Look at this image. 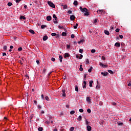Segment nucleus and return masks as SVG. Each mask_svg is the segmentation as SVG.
I'll return each mask as SVG.
<instances>
[{
    "mask_svg": "<svg viewBox=\"0 0 131 131\" xmlns=\"http://www.w3.org/2000/svg\"><path fill=\"white\" fill-rule=\"evenodd\" d=\"M97 13L100 14V15H105V14H106V12L104 11L103 10H98Z\"/></svg>",
    "mask_w": 131,
    "mask_h": 131,
    "instance_id": "1",
    "label": "nucleus"
},
{
    "mask_svg": "<svg viewBox=\"0 0 131 131\" xmlns=\"http://www.w3.org/2000/svg\"><path fill=\"white\" fill-rule=\"evenodd\" d=\"M80 10L81 11V12H82V13H84V12H88V9H86V8H82V7H79Z\"/></svg>",
    "mask_w": 131,
    "mask_h": 131,
    "instance_id": "2",
    "label": "nucleus"
},
{
    "mask_svg": "<svg viewBox=\"0 0 131 131\" xmlns=\"http://www.w3.org/2000/svg\"><path fill=\"white\" fill-rule=\"evenodd\" d=\"M48 5H49V6H50V7H51V8H55V5L52 2L48 1Z\"/></svg>",
    "mask_w": 131,
    "mask_h": 131,
    "instance_id": "3",
    "label": "nucleus"
},
{
    "mask_svg": "<svg viewBox=\"0 0 131 131\" xmlns=\"http://www.w3.org/2000/svg\"><path fill=\"white\" fill-rule=\"evenodd\" d=\"M86 101L88 102L89 104H91L92 103V101H91V98L89 97H86Z\"/></svg>",
    "mask_w": 131,
    "mask_h": 131,
    "instance_id": "4",
    "label": "nucleus"
},
{
    "mask_svg": "<svg viewBox=\"0 0 131 131\" xmlns=\"http://www.w3.org/2000/svg\"><path fill=\"white\" fill-rule=\"evenodd\" d=\"M66 91H65V90H64V89H62V97H66V93H66Z\"/></svg>",
    "mask_w": 131,
    "mask_h": 131,
    "instance_id": "5",
    "label": "nucleus"
},
{
    "mask_svg": "<svg viewBox=\"0 0 131 131\" xmlns=\"http://www.w3.org/2000/svg\"><path fill=\"white\" fill-rule=\"evenodd\" d=\"M46 19H47V21H51L52 20V16H51L50 15L46 17Z\"/></svg>",
    "mask_w": 131,
    "mask_h": 131,
    "instance_id": "6",
    "label": "nucleus"
},
{
    "mask_svg": "<svg viewBox=\"0 0 131 131\" xmlns=\"http://www.w3.org/2000/svg\"><path fill=\"white\" fill-rule=\"evenodd\" d=\"M86 128H87V130L88 131H91L92 130V127H91V126L90 125H88L86 126Z\"/></svg>",
    "mask_w": 131,
    "mask_h": 131,
    "instance_id": "7",
    "label": "nucleus"
},
{
    "mask_svg": "<svg viewBox=\"0 0 131 131\" xmlns=\"http://www.w3.org/2000/svg\"><path fill=\"white\" fill-rule=\"evenodd\" d=\"M102 75H103V76H107L108 75V72H101Z\"/></svg>",
    "mask_w": 131,
    "mask_h": 131,
    "instance_id": "8",
    "label": "nucleus"
},
{
    "mask_svg": "<svg viewBox=\"0 0 131 131\" xmlns=\"http://www.w3.org/2000/svg\"><path fill=\"white\" fill-rule=\"evenodd\" d=\"M75 19V16L74 15H71L70 16V20L71 21H73Z\"/></svg>",
    "mask_w": 131,
    "mask_h": 131,
    "instance_id": "9",
    "label": "nucleus"
},
{
    "mask_svg": "<svg viewBox=\"0 0 131 131\" xmlns=\"http://www.w3.org/2000/svg\"><path fill=\"white\" fill-rule=\"evenodd\" d=\"M99 65L100 66H102L103 68H106V67H107V66L102 63V62H100Z\"/></svg>",
    "mask_w": 131,
    "mask_h": 131,
    "instance_id": "10",
    "label": "nucleus"
},
{
    "mask_svg": "<svg viewBox=\"0 0 131 131\" xmlns=\"http://www.w3.org/2000/svg\"><path fill=\"white\" fill-rule=\"evenodd\" d=\"M83 83V89H85V88H86V81H84Z\"/></svg>",
    "mask_w": 131,
    "mask_h": 131,
    "instance_id": "11",
    "label": "nucleus"
},
{
    "mask_svg": "<svg viewBox=\"0 0 131 131\" xmlns=\"http://www.w3.org/2000/svg\"><path fill=\"white\" fill-rule=\"evenodd\" d=\"M82 119V117L81 116H79L77 120H78V121H81Z\"/></svg>",
    "mask_w": 131,
    "mask_h": 131,
    "instance_id": "12",
    "label": "nucleus"
},
{
    "mask_svg": "<svg viewBox=\"0 0 131 131\" xmlns=\"http://www.w3.org/2000/svg\"><path fill=\"white\" fill-rule=\"evenodd\" d=\"M94 81H93V80H91L89 82V86L90 88H92V86H93V83Z\"/></svg>",
    "mask_w": 131,
    "mask_h": 131,
    "instance_id": "13",
    "label": "nucleus"
},
{
    "mask_svg": "<svg viewBox=\"0 0 131 131\" xmlns=\"http://www.w3.org/2000/svg\"><path fill=\"white\" fill-rule=\"evenodd\" d=\"M85 64L86 65H90V60H89V59H85Z\"/></svg>",
    "mask_w": 131,
    "mask_h": 131,
    "instance_id": "14",
    "label": "nucleus"
},
{
    "mask_svg": "<svg viewBox=\"0 0 131 131\" xmlns=\"http://www.w3.org/2000/svg\"><path fill=\"white\" fill-rule=\"evenodd\" d=\"M47 39H48V36L45 35L43 37V40H44V41H46V40H47Z\"/></svg>",
    "mask_w": 131,
    "mask_h": 131,
    "instance_id": "15",
    "label": "nucleus"
},
{
    "mask_svg": "<svg viewBox=\"0 0 131 131\" xmlns=\"http://www.w3.org/2000/svg\"><path fill=\"white\" fill-rule=\"evenodd\" d=\"M115 47H117V48H119V47H120V43H118V42H116L115 44Z\"/></svg>",
    "mask_w": 131,
    "mask_h": 131,
    "instance_id": "16",
    "label": "nucleus"
},
{
    "mask_svg": "<svg viewBox=\"0 0 131 131\" xmlns=\"http://www.w3.org/2000/svg\"><path fill=\"white\" fill-rule=\"evenodd\" d=\"M59 61H60V63H62V59H63V56L60 55V56H59Z\"/></svg>",
    "mask_w": 131,
    "mask_h": 131,
    "instance_id": "17",
    "label": "nucleus"
},
{
    "mask_svg": "<svg viewBox=\"0 0 131 131\" xmlns=\"http://www.w3.org/2000/svg\"><path fill=\"white\" fill-rule=\"evenodd\" d=\"M53 18L55 19V21H57V20H58V18L57 17V16H56V14L53 15Z\"/></svg>",
    "mask_w": 131,
    "mask_h": 131,
    "instance_id": "18",
    "label": "nucleus"
},
{
    "mask_svg": "<svg viewBox=\"0 0 131 131\" xmlns=\"http://www.w3.org/2000/svg\"><path fill=\"white\" fill-rule=\"evenodd\" d=\"M104 33L105 34H106V35H109L110 34V33L109 32V31L107 30L104 31Z\"/></svg>",
    "mask_w": 131,
    "mask_h": 131,
    "instance_id": "19",
    "label": "nucleus"
},
{
    "mask_svg": "<svg viewBox=\"0 0 131 131\" xmlns=\"http://www.w3.org/2000/svg\"><path fill=\"white\" fill-rule=\"evenodd\" d=\"M92 70H93V67H91L88 70V72L91 73Z\"/></svg>",
    "mask_w": 131,
    "mask_h": 131,
    "instance_id": "20",
    "label": "nucleus"
},
{
    "mask_svg": "<svg viewBox=\"0 0 131 131\" xmlns=\"http://www.w3.org/2000/svg\"><path fill=\"white\" fill-rule=\"evenodd\" d=\"M29 32L30 33H32V34H34V33H35V32H34V31H33V30H29Z\"/></svg>",
    "mask_w": 131,
    "mask_h": 131,
    "instance_id": "21",
    "label": "nucleus"
},
{
    "mask_svg": "<svg viewBox=\"0 0 131 131\" xmlns=\"http://www.w3.org/2000/svg\"><path fill=\"white\" fill-rule=\"evenodd\" d=\"M20 19L21 20H22V19L25 20V19H26V17L25 16H21L20 17Z\"/></svg>",
    "mask_w": 131,
    "mask_h": 131,
    "instance_id": "22",
    "label": "nucleus"
},
{
    "mask_svg": "<svg viewBox=\"0 0 131 131\" xmlns=\"http://www.w3.org/2000/svg\"><path fill=\"white\" fill-rule=\"evenodd\" d=\"M68 57H69V54L68 53H65L64 57V58H68Z\"/></svg>",
    "mask_w": 131,
    "mask_h": 131,
    "instance_id": "23",
    "label": "nucleus"
},
{
    "mask_svg": "<svg viewBox=\"0 0 131 131\" xmlns=\"http://www.w3.org/2000/svg\"><path fill=\"white\" fill-rule=\"evenodd\" d=\"M90 15V13L89 12H85V13H84V16H89Z\"/></svg>",
    "mask_w": 131,
    "mask_h": 131,
    "instance_id": "24",
    "label": "nucleus"
},
{
    "mask_svg": "<svg viewBox=\"0 0 131 131\" xmlns=\"http://www.w3.org/2000/svg\"><path fill=\"white\" fill-rule=\"evenodd\" d=\"M61 34L62 36H66V35H67V33H66L65 32H63Z\"/></svg>",
    "mask_w": 131,
    "mask_h": 131,
    "instance_id": "25",
    "label": "nucleus"
},
{
    "mask_svg": "<svg viewBox=\"0 0 131 131\" xmlns=\"http://www.w3.org/2000/svg\"><path fill=\"white\" fill-rule=\"evenodd\" d=\"M58 27L59 29H64V27L61 26H60V25H59V26H58Z\"/></svg>",
    "mask_w": 131,
    "mask_h": 131,
    "instance_id": "26",
    "label": "nucleus"
},
{
    "mask_svg": "<svg viewBox=\"0 0 131 131\" xmlns=\"http://www.w3.org/2000/svg\"><path fill=\"white\" fill-rule=\"evenodd\" d=\"M74 6H77L78 5V3L77 2V1H75L74 2Z\"/></svg>",
    "mask_w": 131,
    "mask_h": 131,
    "instance_id": "27",
    "label": "nucleus"
},
{
    "mask_svg": "<svg viewBox=\"0 0 131 131\" xmlns=\"http://www.w3.org/2000/svg\"><path fill=\"white\" fill-rule=\"evenodd\" d=\"M78 26V24H76L75 26H74V29H77Z\"/></svg>",
    "mask_w": 131,
    "mask_h": 131,
    "instance_id": "28",
    "label": "nucleus"
},
{
    "mask_svg": "<svg viewBox=\"0 0 131 131\" xmlns=\"http://www.w3.org/2000/svg\"><path fill=\"white\" fill-rule=\"evenodd\" d=\"M63 10H66L67 9L68 6L67 5H62Z\"/></svg>",
    "mask_w": 131,
    "mask_h": 131,
    "instance_id": "29",
    "label": "nucleus"
},
{
    "mask_svg": "<svg viewBox=\"0 0 131 131\" xmlns=\"http://www.w3.org/2000/svg\"><path fill=\"white\" fill-rule=\"evenodd\" d=\"M108 72L110 73L111 74H113V71L111 70H108Z\"/></svg>",
    "mask_w": 131,
    "mask_h": 131,
    "instance_id": "30",
    "label": "nucleus"
},
{
    "mask_svg": "<svg viewBox=\"0 0 131 131\" xmlns=\"http://www.w3.org/2000/svg\"><path fill=\"white\" fill-rule=\"evenodd\" d=\"M80 69L79 70L80 71H82L83 70V69L82 68V65H80Z\"/></svg>",
    "mask_w": 131,
    "mask_h": 131,
    "instance_id": "31",
    "label": "nucleus"
},
{
    "mask_svg": "<svg viewBox=\"0 0 131 131\" xmlns=\"http://www.w3.org/2000/svg\"><path fill=\"white\" fill-rule=\"evenodd\" d=\"M91 53H92V54H95V53H96V50L95 49H92L91 50Z\"/></svg>",
    "mask_w": 131,
    "mask_h": 131,
    "instance_id": "32",
    "label": "nucleus"
},
{
    "mask_svg": "<svg viewBox=\"0 0 131 131\" xmlns=\"http://www.w3.org/2000/svg\"><path fill=\"white\" fill-rule=\"evenodd\" d=\"M46 27H47V26H46V25H42L41 26V28L42 29H43V28H46Z\"/></svg>",
    "mask_w": 131,
    "mask_h": 131,
    "instance_id": "33",
    "label": "nucleus"
},
{
    "mask_svg": "<svg viewBox=\"0 0 131 131\" xmlns=\"http://www.w3.org/2000/svg\"><path fill=\"white\" fill-rule=\"evenodd\" d=\"M75 91H76V92H78V86H76L75 87Z\"/></svg>",
    "mask_w": 131,
    "mask_h": 131,
    "instance_id": "34",
    "label": "nucleus"
},
{
    "mask_svg": "<svg viewBox=\"0 0 131 131\" xmlns=\"http://www.w3.org/2000/svg\"><path fill=\"white\" fill-rule=\"evenodd\" d=\"M79 52L80 54H82V53H83V50L80 49H79Z\"/></svg>",
    "mask_w": 131,
    "mask_h": 131,
    "instance_id": "35",
    "label": "nucleus"
},
{
    "mask_svg": "<svg viewBox=\"0 0 131 131\" xmlns=\"http://www.w3.org/2000/svg\"><path fill=\"white\" fill-rule=\"evenodd\" d=\"M85 124H86V125H89V124H90V122L88 121V120L86 119H85Z\"/></svg>",
    "mask_w": 131,
    "mask_h": 131,
    "instance_id": "36",
    "label": "nucleus"
},
{
    "mask_svg": "<svg viewBox=\"0 0 131 131\" xmlns=\"http://www.w3.org/2000/svg\"><path fill=\"white\" fill-rule=\"evenodd\" d=\"M81 42H83V39L80 40L78 42V43L79 45H80V43H81Z\"/></svg>",
    "mask_w": 131,
    "mask_h": 131,
    "instance_id": "37",
    "label": "nucleus"
},
{
    "mask_svg": "<svg viewBox=\"0 0 131 131\" xmlns=\"http://www.w3.org/2000/svg\"><path fill=\"white\" fill-rule=\"evenodd\" d=\"M7 6H8V7H11V6H12V3L9 2V3L7 4Z\"/></svg>",
    "mask_w": 131,
    "mask_h": 131,
    "instance_id": "38",
    "label": "nucleus"
},
{
    "mask_svg": "<svg viewBox=\"0 0 131 131\" xmlns=\"http://www.w3.org/2000/svg\"><path fill=\"white\" fill-rule=\"evenodd\" d=\"M52 36H56L57 35V34L56 33H52L51 34Z\"/></svg>",
    "mask_w": 131,
    "mask_h": 131,
    "instance_id": "39",
    "label": "nucleus"
},
{
    "mask_svg": "<svg viewBox=\"0 0 131 131\" xmlns=\"http://www.w3.org/2000/svg\"><path fill=\"white\" fill-rule=\"evenodd\" d=\"M38 131H42V127H39V128H38Z\"/></svg>",
    "mask_w": 131,
    "mask_h": 131,
    "instance_id": "40",
    "label": "nucleus"
},
{
    "mask_svg": "<svg viewBox=\"0 0 131 131\" xmlns=\"http://www.w3.org/2000/svg\"><path fill=\"white\" fill-rule=\"evenodd\" d=\"M22 50H23L22 47H19V48H18V52H21V51H22Z\"/></svg>",
    "mask_w": 131,
    "mask_h": 131,
    "instance_id": "41",
    "label": "nucleus"
},
{
    "mask_svg": "<svg viewBox=\"0 0 131 131\" xmlns=\"http://www.w3.org/2000/svg\"><path fill=\"white\" fill-rule=\"evenodd\" d=\"M87 112H88V113H91L92 112V111L91 110V109L88 108V109L87 110Z\"/></svg>",
    "mask_w": 131,
    "mask_h": 131,
    "instance_id": "42",
    "label": "nucleus"
},
{
    "mask_svg": "<svg viewBox=\"0 0 131 131\" xmlns=\"http://www.w3.org/2000/svg\"><path fill=\"white\" fill-rule=\"evenodd\" d=\"M75 112L74 111H72L70 112V114H74Z\"/></svg>",
    "mask_w": 131,
    "mask_h": 131,
    "instance_id": "43",
    "label": "nucleus"
},
{
    "mask_svg": "<svg viewBox=\"0 0 131 131\" xmlns=\"http://www.w3.org/2000/svg\"><path fill=\"white\" fill-rule=\"evenodd\" d=\"M83 57V55H82V54H80V57H79V59H82Z\"/></svg>",
    "mask_w": 131,
    "mask_h": 131,
    "instance_id": "44",
    "label": "nucleus"
},
{
    "mask_svg": "<svg viewBox=\"0 0 131 131\" xmlns=\"http://www.w3.org/2000/svg\"><path fill=\"white\" fill-rule=\"evenodd\" d=\"M3 49H4V50H5V51H6V50L8 49V47H7V46H4V47H3Z\"/></svg>",
    "mask_w": 131,
    "mask_h": 131,
    "instance_id": "45",
    "label": "nucleus"
},
{
    "mask_svg": "<svg viewBox=\"0 0 131 131\" xmlns=\"http://www.w3.org/2000/svg\"><path fill=\"white\" fill-rule=\"evenodd\" d=\"M79 112H80L81 113H82V112H83V109L81 108L79 110Z\"/></svg>",
    "mask_w": 131,
    "mask_h": 131,
    "instance_id": "46",
    "label": "nucleus"
},
{
    "mask_svg": "<svg viewBox=\"0 0 131 131\" xmlns=\"http://www.w3.org/2000/svg\"><path fill=\"white\" fill-rule=\"evenodd\" d=\"M71 131H74V127H71L70 129Z\"/></svg>",
    "mask_w": 131,
    "mask_h": 131,
    "instance_id": "47",
    "label": "nucleus"
},
{
    "mask_svg": "<svg viewBox=\"0 0 131 131\" xmlns=\"http://www.w3.org/2000/svg\"><path fill=\"white\" fill-rule=\"evenodd\" d=\"M67 49H68V50H69V49H70V45H67Z\"/></svg>",
    "mask_w": 131,
    "mask_h": 131,
    "instance_id": "48",
    "label": "nucleus"
},
{
    "mask_svg": "<svg viewBox=\"0 0 131 131\" xmlns=\"http://www.w3.org/2000/svg\"><path fill=\"white\" fill-rule=\"evenodd\" d=\"M75 37V36H74V34H72L71 36V38H74V37Z\"/></svg>",
    "mask_w": 131,
    "mask_h": 131,
    "instance_id": "49",
    "label": "nucleus"
},
{
    "mask_svg": "<svg viewBox=\"0 0 131 131\" xmlns=\"http://www.w3.org/2000/svg\"><path fill=\"white\" fill-rule=\"evenodd\" d=\"M128 86H131V81H130L127 84Z\"/></svg>",
    "mask_w": 131,
    "mask_h": 131,
    "instance_id": "50",
    "label": "nucleus"
},
{
    "mask_svg": "<svg viewBox=\"0 0 131 131\" xmlns=\"http://www.w3.org/2000/svg\"><path fill=\"white\" fill-rule=\"evenodd\" d=\"M45 99H46V101H49V97L46 96V97H45Z\"/></svg>",
    "mask_w": 131,
    "mask_h": 131,
    "instance_id": "51",
    "label": "nucleus"
},
{
    "mask_svg": "<svg viewBox=\"0 0 131 131\" xmlns=\"http://www.w3.org/2000/svg\"><path fill=\"white\" fill-rule=\"evenodd\" d=\"M45 123H46L47 124H50V121H46Z\"/></svg>",
    "mask_w": 131,
    "mask_h": 131,
    "instance_id": "52",
    "label": "nucleus"
},
{
    "mask_svg": "<svg viewBox=\"0 0 131 131\" xmlns=\"http://www.w3.org/2000/svg\"><path fill=\"white\" fill-rule=\"evenodd\" d=\"M55 60H56V59H55V58H54V57H52L51 58V61H52L53 62H54V61H55Z\"/></svg>",
    "mask_w": 131,
    "mask_h": 131,
    "instance_id": "53",
    "label": "nucleus"
},
{
    "mask_svg": "<svg viewBox=\"0 0 131 131\" xmlns=\"http://www.w3.org/2000/svg\"><path fill=\"white\" fill-rule=\"evenodd\" d=\"M119 37H120V38L122 39V38H123V36L122 35H120Z\"/></svg>",
    "mask_w": 131,
    "mask_h": 131,
    "instance_id": "54",
    "label": "nucleus"
},
{
    "mask_svg": "<svg viewBox=\"0 0 131 131\" xmlns=\"http://www.w3.org/2000/svg\"><path fill=\"white\" fill-rule=\"evenodd\" d=\"M30 119H32V118H33V115H31L30 116Z\"/></svg>",
    "mask_w": 131,
    "mask_h": 131,
    "instance_id": "55",
    "label": "nucleus"
},
{
    "mask_svg": "<svg viewBox=\"0 0 131 131\" xmlns=\"http://www.w3.org/2000/svg\"><path fill=\"white\" fill-rule=\"evenodd\" d=\"M38 109H39V110H40V109L41 108V106H40V105H38Z\"/></svg>",
    "mask_w": 131,
    "mask_h": 131,
    "instance_id": "56",
    "label": "nucleus"
},
{
    "mask_svg": "<svg viewBox=\"0 0 131 131\" xmlns=\"http://www.w3.org/2000/svg\"><path fill=\"white\" fill-rule=\"evenodd\" d=\"M97 19H95L94 20V24H96V23H97Z\"/></svg>",
    "mask_w": 131,
    "mask_h": 131,
    "instance_id": "57",
    "label": "nucleus"
},
{
    "mask_svg": "<svg viewBox=\"0 0 131 131\" xmlns=\"http://www.w3.org/2000/svg\"><path fill=\"white\" fill-rule=\"evenodd\" d=\"M25 77H26L28 79H29V76H28V75H25Z\"/></svg>",
    "mask_w": 131,
    "mask_h": 131,
    "instance_id": "58",
    "label": "nucleus"
},
{
    "mask_svg": "<svg viewBox=\"0 0 131 131\" xmlns=\"http://www.w3.org/2000/svg\"><path fill=\"white\" fill-rule=\"evenodd\" d=\"M119 29H116V32H119Z\"/></svg>",
    "mask_w": 131,
    "mask_h": 131,
    "instance_id": "59",
    "label": "nucleus"
},
{
    "mask_svg": "<svg viewBox=\"0 0 131 131\" xmlns=\"http://www.w3.org/2000/svg\"><path fill=\"white\" fill-rule=\"evenodd\" d=\"M96 89H100V86L99 85H97L96 86Z\"/></svg>",
    "mask_w": 131,
    "mask_h": 131,
    "instance_id": "60",
    "label": "nucleus"
},
{
    "mask_svg": "<svg viewBox=\"0 0 131 131\" xmlns=\"http://www.w3.org/2000/svg\"><path fill=\"white\" fill-rule=\"evenodd\" d=\"M36 62L37 65H38L39 64V60H36Z\"/></svg>",
    "mask_w": 131,
    "mask_h": 131,
    "instance_id": "61",
    "label": "nucleus"
},
{
    "mask_svg": "<svg viewBox=\"0 0 131 131\" xmlns=\"http://www.w3.org/2000/svg\"><path fill=\"white\" fill-rule=\"evenodd\" d=\"M118 125H122V124H123V123H118Z\"/></svg>",
    "mask_w": 131,
    "mask_h": 131,
    "instance_id": "62",
    "label": "nucleus"
},
{
    "mask_svg": "<svg viewBox=\"0 0 131 131\" xmlns=\"http://www.w3.org/2000/svg\"><path fill=\"white\" fill-rule=\"evenodd\" d=\"M102 60H105L106 59V58H105V57L104 56H102Z\"/></svg>",
    "mask_w": 131,
    "mask_h": 131,
    "instance_id": "63",
    "label": "nucleus"
},
{
    "mask_svg": "<svg viewBox=\"0 0 131 131\" xmlns=\"http://www.w3.org/2000/svg\"><path fill=\"white\" fill-rule=\"evenodd\" d=\"M72 13V11H71V10H69L68 11V13L69 14H71Z\"/></svg>",
    "mask_w": 131,
    "mask_h": 131,
    "instance_id": "64",
    "label": "nucleus"
}]
</instances>
